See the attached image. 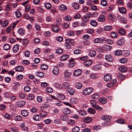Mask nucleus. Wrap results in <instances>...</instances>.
<instances>
[{"label":"nucleus","mask_w":132,"mask_h":132,"mask_svg":"<svg viewBox=\"0 0 132 132\" xmlns=\"http://www.w3.org/2000/svg\"><path fill=\"white\" fill-rule=\"evenodd\" d=\"M93 91V88L91 87L86 88L83 91L82 93L85 95H88L91 94Z\"/></svg>","instance_id":"nucleus-1"},{"label":"nucleus","mask_w":132,"mask_h":132,"mask_svg":"<svg viewBox=\"0 0 132 132\" xmlns=\"http://www.w3.org/2000/svg\"><path fill=\"white\" fill-rule=\"evenodd\" d=\"M62 88L65 89L69 88L70 86L69 83L68 82H64L61 84Z\"/></svg>","instance_id":"nucleus-2"},{"label":"nucleus","mask_w":132,"mask_h":132,"mask_svg":"<svg viewBox=\"0 0 132 132\" xmlns=\"http://www.w3.org/2000/svg\"><path fill=\"white\" fill-rule=\"evenodd\" d=\"M64 77L66 78H70L72 75V73L68 70H66L64 72Z\"/></svg>","instance_id":"nucleus-3"},{"label":"nucleus","mask_w":132,"mask_h":132,"mask_svg":"<svg viewBox=\"0 0 132 132\" xmlns=\"http://www.w3.org/2000/svg\"><path fill=\"white\" fill-rule=\"evenodd\" d=\"M111 75L109 74H107L104 75V79L105 81H109L111 80Z\"/></svg>","instance_id":"nucleus-4"},{"label":"nucleus","mask_w":132,"mask_h":132,"mask_svg":"<svg viewBox=\"0 0 132 132\" xmlns=\"http://www.w3.org/2000/svg\"><path fill=\"white\" fill-rule=\"evenodd\" d=\"M88 14V17L86 16H84L82 17V20L85 22H88L89 20V17L91 16L90 14V13L89 12Z\"/></svg>","instance_id":"nucleus-5"},{"label":"nucleus","mask_w":132,"mask_h":132,"mask_svg":"<svg viewBox=\"0 0 132 132\" xmlns=\"http://www.w3.org/2000/svg\"><path fill=\"white\" fill-rule=\"evenodd\" d=\"M112 119V117L109 116H103L101 117V119L106 121H109Z\"/></svg>","instance_id":"nucleus-6"},{"label":"nucleus","mask_w":132,"mask_h":132,"mask_svg":"<svg viewBox=\"0 0 132 132\" xmlns=\"http://www.w3.org/2000/svg\"><path fill=\"white\" fill-rule=\"evenodd\" d=\"M119 71L122 72H125L127 70V67L124 65H121L120 66L119 68Z\"/></svg>","instance_id":"nucleus-7"},{"label":"nucleus","mask_w":132,"mask_h":132,"mask_svg":"<svg viewBox=\"0 0 132 132\" xmlns=\"http://www.w3.org/2000/svg\"><path fill=\"white\" fill-rule=\"evenodd\" d=\"M81 73V70L80 69L75 70L73 73V75L75 77L80 76Z\"/></svg>","instance_id":"nucleus-8"},{"label":"nucleus","mask_w":132,"mask_h":132,"mask_svg":"<svg viewBox=\"0 0 132 132\" xmlns=\"http://www.w3.org/2000/svg\"><path fill=\"white\" fill-rule=\"evenodd\" d=\"M105 16L104 15H101L98 19V21L99 22H104L105 21Z\"/></svg>","instance_id":"nucleus-9"},{"label":"nucleus","mask_w":132,"mask_h":132,"mask_svg":"<svg viewBox=\"0 0 132 132\" xmlns=\"http://www.w3.org/2000/svg\"><path fill=\"white\" fill-rule=\"evenodd\" d=\"M25 104V101H22L17 102L16 106L17 107H22Z\"/></svg>","instance_id":"nucleus-10"},{"label":"nucleus","mask_w":132,"mask_h":132,"mask_svg":"<svg viewBox=\"0 0 132 132\" xmlns=\"http://www.w3.org/2000/svg\"><path fill=\"white\" fill-rule=\"evenodd\" d=\"M105 59L108 61L111 62L113 60L112 56L110 54H108L105 56Z\"/></svg>","instance_id":"nucleus-11"},{"label":"nucleus","mask_w":132,"mask_h":132,"mask_svg":"<svg viewBox=\"0 0 132 132\" xmlns=\"http://www.w3.org/2000/svg\"><path fill=\"white\" fill-rule=\"evenodd\" d=\"M59 69L56 66H54L52 70L53 73L54 75H57L59 73Z\"/></svg>","instance_id":"nucleus-12"},{"label":"nucleus","mask_w":132,"mask_h":132,"mask_svg":"<svg viewBox=\"0 0 132 132\" xmlns=\"http://www.w3.org/2000/svg\"><path fill=\"white\" fill-rule=\"evenodd\" d=\"M125 39L123 38H121L117 42V44L118 45L121 46L124 43Z\"/></svg>","instance_id":"nucleus-13"},{"label":"nucleus","mask_w":132,"mask_h":132,"mask_svg":"<svg viewBox=\"0 0 132 132\" xmlns=\"http://www.w3.org/2000/svg\"><path fill=\"white\" fill-rule=\"evenodd\" d=\"M56 96H57L58 100H64L65 98V96L64 95L59 93L57 94Z\"/></svg>","instance_id":"nucleus-14"},{"label":"nucleus","mask_w":132,"mask_h":132,"mask_svg":"<svg viewBox=\"0 0 132 132\" xmlns=\"http://www.w3.org/2000/svg\"><path fill=\"white\" fill-rule=\"evenodd\" d=\"M21 115L23 116L26 117L28 116V112L26 110H23L21 111Z\"/></svg>","instance_id":"nucleus-15"},{"label":"nucleus","mask_w":132,"mask_h":132,"mask_svg":"<svg viewBox=\"0 0 132 132\" xmlns=\"http://www.w3.org/2000/svg\"><path fill=\"white\" fill-rule=\"evenodd\" d=\"M99 101L102 104H105L107 102V100L104 97H101L100 98Z\"/></svg>","instance_id":"nucleus-16"},{"label":"nucleus","mask_w":132,"mask_h":132,"mask_svg":"<svg viewBox=\"0 0 132 132\" xmlns=\"http://www.w3.org/2000/svg\"><path fill=\"white\" fill-rule=\"evenodd\" d=\"M33 119L36 121H39L41 119V117L39 115L36 114L32 116Z\"/></svg>","instance_id":"nucleus-17"},{"label":"nucleus","mask_w":132,"mask_h":132,"mask_svg":"<svg viewBox=\"0 0 132 132\" xmlns=\"http://www.w3.org/2000/svg\"><path fill=\"white\" fill-rule=\"evenodd\" d=\"M60 10L65 11L67 10V8L66 6L63 4H61L59 6Z\"/></svg>","instance_id":"nucleus-18"},{"label":"nucleus","mask_w":132,"mask_h":132,"mask_svg":"<svg viewBox=\"0 0 132 132\" xmlns=\"http://www.w3.org/2000/svg\"><path fill=\"white\" fill-rule=\"evenodd\" d=\"M19 45L18 44L15 45L14 46L13 48V52L14 53L17 52L19 50Z\"/></svg>","instance_id":"nucleus-19"},{"label":"nucleus","mask_w":132,"mask_h":132,"mask_svg":"<svg viewBox=\"0 0 132 132\" xmlns=\"http://www.w3.org/2000/svg\"><path fill=\"white\" fill-rule=\"evenodd\" d=\"M119 12L122 14H125L126 12V10L124 7H120L119 9Z\"/></svg>","instance_id":"nucleus-20"},{"label":"nucleus","mask_w":132,"mask_h":132,"mask_svg":"<svg viewBox=\"0 0 132 132\" xmlns=\"http://www.w3.org/2000/svg\"><path fill=\"white\" fill-rule=\"evenodd\" d=\"M69 55L65 54L62 55L60 58V60L62 61H64L67 60L69 57Z\"/></svg>","instance_id":"nucleus-21"},{"label":"nucleus","mask_w":132,"mask_h":132,"mask_svg":"<svg viewBox=\"0 0 132 132\" xmlns=\"http://www.w3.org/2000/svg\"><path fill=\"white\" fill-rule=\"evenodd\" d=\"M23 67L21 66H18L16 67L15 68V70L16 71L21 72L23 71Z\"/></svg>","instance_id":"nucleus-22"},{"label":"nucleus","mask_w":132,"mask_h":132,"mask_svg":"<svg viewBox=\"0 0 132 132\" xmlns=\"http://www.w3.org/2000/svg\"><path fill=\"white\" fill-rule=\"evenodd\" d=\"M111 46L110 45H106L102 48L103 50L105 51H109L111 50Z\"/></svg>","instance_id":"nucleus-23"},{"label":"nucleus","mask_w":132,"mask_h":132,"mask_svg":"<svg viewBox=\"0 0 132 132\" xmlns=\"http://www.w3.org/2000/svg\"><path fill=\"white\" fill-rule=\"evenodd\" d=\"M71 111L68 108H65L63 109V112L64 114H69L71 112Z\"/></svg>","instance_id":"nucleus-24"},{"label":"nucleus","mask_w":132,"mask_h":132,"mask_svg":"<svg viewBox=\"0 0 132 132\" xmlns=\"http://www.w3.org/2000/svg\"><path fill=\"white\" fill-rule=\"evenodd\" d=\"M92 61L91 60H87L84 63V65L87 67H88L91 65L92 63Z\"/></svg>","instance_id":"nucleus-25"},{"label":"nucleus","mask_w":132,"mask_h":132,"mask_svg":"<svg viewBox=\"0 0 132 132\" xmlns=\"http://www.w3.org/2000/svg\"><path fill=\"white\" fill-rule=\"evenodd\" d=\"M35 74L36 76L40 77H43L44 76V73L40 71L37 72Z\"/></svg>","instance_id":"nucleus-26"},{"label":"nucleus","mask_w":132,"mask_h":132,"mask_svg":"<svg viewBox=\"0 0 132 132\" xmlns=\"http://www.w3.org/2000/svg\"><path fill=\"white\" fill-rule=\"evenodd\" d=\"M96 55V52L94 50H90L89 53V56L91 57H94Z\"/></svg>","instance_id":"nucleus-27"},{"label":"nucleus","mask_w":132,"mask_h":132,"mask_svg":"<svg viewBox=\"0 0 132 132\" xmlns=\"http://www.w3.org/2000/svg\"><path fill=\"white\" fill-rule=\"evenodd\" d=\"M39 114L42 117H45L47 115V112L44 111L42 110L39 112Z\"/></svg>","instance_id":"nucleus-28"},{"label":"nucleus","mask_w":132,"mask_h":132,"mask_svg":"<svg viewBox=\"0 0 132 132\" xmlns=\"http://www.w3.org/2000/svg\"><path fill=\"white\" fill-rule=\"evenodd\" d=\"M118 33L120 35H124L126 34L125 31L122 28H120L118 30Z\"/></svg>","instance_id":"nucleus-29"},{"label":"nucleus","mask_w":132,"mask_h":132,"mask_svg":"<svg viewBox=\"0 0 132 132\" xmlns=\"http://www.w3.org/2000/svg\"><path fill=\"white\" fill-rule=\"evenodd\" d=\"M20 86V84L17 82L14 83V85L13 86V89L14 90H17L18 89V87Z\"/></svg>","instance_id":"nucleus-30"},{"label":"nucleus","mask_w":132,"mask_h":132,"mask_svg":"<svg viewBox=\"0 0 132 132\" xmlns=\"http://www.w3.org/2000/svg\"><path fill=\"white\" fill-rule=\"evenodd\" d=\"M65 42L68 43L70 45H73L74 41L73 39H65Z\"/></svg>","instance_id":"nucleus-31"},{"label":"nucleus","mask_w":132,"mask_h":132,"mask_svg":"<svg viewBox=\"0 0 132 132\" xmlns=\"http://www.w3.org/2000/svg\"><path fill=\"white\" fill-rule=\"evenodd\" d=\"M18 32L20 35L23 36L25 33V31L23 29L21 28L18 29Z\"/></svg>","instance_id":"nucleus-32"},{"label":"nucleus","mask_w":132,"mask_h":132,"mask_svg":"<svg viewBox=\"0 0 132 132\" xmlns=\"http://www.w3.org/2000/svg\"><path fill=\"white\" fill-rule=\"evenodd\" d=\"M88 112L89 113L93 114H94L96 113L95 110L92 108H89L87 110Z\"/></svg>","instance_id":"nucleus-33"},{"label":"nucleus","mask_w":132,"mask_h":132,"mask_svg":"<svg viewBox=\"0 0 132 132\" xmlns=\"http://www.w3.org/2000/svg\"><path fill=\"white\" fill-rule=\"evenodd\" d=\"M22 117L20 116H16L14 117V120L16 121H20L22 120Z\"/></svg>","instance_id":"nucleus-34"},{"label":"nucleus","mask_w":132,"mask_h":132,"mask_svg":"<svg viewBox=\"0 0 132 132\" xmlns=\"http://www.w3.org/2000/svg\"><path fill=\"white\" fill-rule=\"evenodd\" d=\"M103 41V39L100 38H96L94 40V42L95 43H100Z\"/></svg>","instance_id":"nucleus-35"},{"label":"nucleus","mask_w":132,"mask_h":132,"mask_svg":"<svg viewBox=\"0 0 132 132\" xmlns=\"http://www.w3.org/2000/svg\"><path fill=\"white\" fill-rule=\"evenodd\" d=\"M92 119L90 117H87L84 119L83 120L85 122L89 123L92 121Z\"/></svg>","instance_id":"nucleus-36"},{"label":"nucleus","mask_w":132,"mask_h":132,"mask_svg":"<svg viewBox=\"0 0 132 132\" xmlns=\"http://www.w3.org/2000/svg\"><path fill=\"white\" fill-rule=\"evenodd\" d=\"M4 116L6 119L11 120L12 119V118L11 116L7 113H6L3 115Z\"/></svg>","instance_id":"nucleus-37"},{"label":"nucleus","mask_w":132,"mask_h":132,"mask_svg":"<svg viewBox=\"0 0 132 132\" xmlns=\"http://www.w3.org/2000/svg\"><path fill=\"white\" fill-rule=\"evenodd\" d=\"M8 23L9 21L8 20H5L2 23V27H6L7 26Z\"/></svg>","instance_id":"nucleus-38"},{"label":"nucleus","mask_w":132,"mask_h":132,"mask_svg":"<svg viewBox=\"0 0 132 132\" xmlns=\"http://www.w3.org/2000/svg\"><path fill=\"white\" fill-rule=\"evenodd\" d=\"M52 29L53 31L55 32H57L59 31V29L57 26L54 25L53 26Z\"/></svg>","instance_id":"nucleus-39"},{"label":"nucleus","mask_w":132,"mask_h":132,"mask_svg":"<svg viewBox=\"0 0 132 132\" xmlns=\"http://www.w3.org/2000/svg\"><path fill=\"white\" fill-rule=\"evenodd\" d=\"M101 4L103 6H106L108 5L107 1L106 0H102L101 1Z\"/></svg>","instance_id":"nucleus-40"},{"label":"nucleus","mask_w":132,"mask_h":132,"mask_svg":"<svg viewBox=\"0 0 132 132\" xmlns=\"http://www.w3.org/2000/svg\"><path fill=\"white\" fill-rule=\"evenodd\" d=\"M35 96L34 95L32 94H30L28 96L27 98L28 100H33Z\"/></svg>","instance_id":"nucleus-41"},{"label":"nucleus","mask_w":132,"mask_h":132,"mask_svg":"<svg viewBox=\"0 0 132 132\" xmlns=\"http://www.w3.org/2000/svg\"><path fill=\"white\" fill-rule=\"evenodd\" d=\"M114 82H111L108 83L106 84L107 86L108 87H112L113 85L116 83L117 80L116 79L114 80Z\"/></svg>","instance_id":"nucleus-42"},{"label":"nucleus","mask_w":132,"mask_h":132,"mask_svg":"<svg viewBox=\"0 0 132 132\" xmlns=\"http://www.w3.org/2000/svg\"><path fill=\"white\" fill-rule=\"evenodd\" d=\"M101 68L100 65H95L93 67L92 69L94 70H97L100 69Z\"/></svg>","instance_id":"nucleus-43"},{"label":"nucleus","mask_w":132,"mask_h":132,"mask_svg":"<svg viewBox=\"0 0 132 132\" xmlns=\"http://www.w3.org/2000/svg\"><path fill=\"white\" fill-rule=\"evenodd\" d=\"M90 78L92 79H95L97 77V75L96 73L91 74L90 75Z\"/></svg>","instance_id":"nucleus-44"},{"label":"nucleus","mask_w":132,"mask_h":132,"mask_svg":"<svg viewBox=\"0 0 132 132\" xmlns=\"http://www.w3.org/2000/svg\"><path fill=\"white\" fill-rule=\"evenodd\" d=\"M15 13L17 18H19L22 15L21 12L19 10H17L15 12Z\"/></svg>","instance_id":"nucleus-45"},{"label":"nucleus","mask_w":132,"mask_h":132,"mask_svg":"<svg viewBox=\"0 0 132 132\" xmlns=\"http://www.w3.org/2000/svg\"><path fill=\"white\" fill-rule=\"evenodd\" d=\"M90 24L93 26L96 27L97 25V23L95 20H92L90 21Z\"/></svg>","instance_id":"nucleus-46"},{"label":"nucleus","mask_w":132,"mask_h":132,"mask_svg":"<svg viewBox=\"0 0 132 132\" xmlns=\"http://www.w3.org/2000/svg\"><path fill=\"white\" fill-rule=\"evenodd\" d=\"M116 55L120 56L122 54V51L120 50L116 51L114 53Z\"/></svg>","instance_id":"nucleus-47"},{"label":"nucleus","mask_w":132,"mask_h":132,"mask_svg":"<svg viewBox=\"0 0 132 132\" xmlns=\"http://www.w3.org/2000/svg\"><path fill=\"white\" fill-rule=\"evenodd\" d=\"M110 124V122L109 121H105L102 123V125L103 127H106L109 126Z\"/></svg>","instance_id":"nucleus-48"},{"label":"nucleus","mask_w":132,"mask_h":132,"mask_svg":"<svg viewBox=\"0 0 132 132\" xmlns=\"http://www.w3.org/2000/svg\"><path fill=\"white\" fill-rule=\"evenodd\" d=\"M75 92V90L72 89H70L69 90H68L67 91V92L69 93V94L71 95H73L74 94Z\"/></svg>","instance_id":"nucleus-49"},{"label":"nucleus","mask_w":132,"mask_h":132,"mask_svg":"<svg viewBox=\"0 0 132 132\" xmlns=\"http://www.w3.org/2000/svg\"><path fill=\"white\" fill-rule=\"evenodd\" d=\"M10 129L13 132H18L19 131L18 128L16 127H11Z\"/></svg>","instance_id":"nucleus-50"},{"label":"nucleus","mask_w":132,"mask_h":132,"mask_svg":"<svg viewBox=\"0 0 132 132\" xmlns=\"http://www.w3.org/2000/svg\"><path fill=\"white\" fill-rule=\"evenodd\" d=\"M82 86V84L80 82H77L76 84V87L77 89H80Z\"/></svg>","instance_id":"nucleus-51"},{"label":"nucleus","mask_w":132,"mask_h":132,"mask_svg":"<svg viewBox=\"0 0 132 132\" xmlns=\"http://www.w3.org/2000/svg\"><path fill=\"white\" fill-rule=\"evenodd\" d=\"M60 118L63 121H65L68 120V118L65 115H62L61 116Z\"/></svg>","instance_id":"nucleus-52"},{"label":"nucleus","mask_w":132,"mask_h":132,"mask_svg":"<svg viewBox=\"0 0 132 132\" xmlns=\"http://www.w3.org/2000/svg\"><path fill=\"white\" fill-rule=\"evenodd\" d=\"M78 112L79 114L81 116H85L86 114V112L83 110H79Z\"/></svg>","instance_id":"nucleus-53"},{"label":"nucleus","mask_w":132,"mask_h":132,"mask_svg":"<svg viewBox=\"0 0 132 132\" xmlns=\"http://www.w3.org/2000/svg\"><path fill=\"white\" fill-rule=\"evenodd\" d=\"M71 19V18L70 16L67 15L64 17V20L66 21H70Z\"/></svg>","instance_id":"nucleus-54"},{"label":"nucleus","mask_w":132,"mask_h":132,"mask_svg":"<svg viewBox=\"0 0 132 132\" xmlns=\"http://www.w3.org/2000/svg\"><path fill=\"white\" fill-rule=\"evenodd\" d=\"M41 68L42 70H45L48 68V66L46 64H43L41 65Z\"/></svg>","instance_id":"nucleus-55"},{"label":"nucleus","mask_w":132,"mask_h":132,"mask_svg":"<svg viewBox=\"0 0 132 132\" xmlns=\"http://www.w3.org/2000/svg\"><path fill=\"white\" fill-rule=\"evenodd\" d=\"M90 104L92 105V106L94 108L97 105L96 104L97 102L95 100H92L90 102Z\"/></svg>","instance_id":"nucleus-56"},{"label":"nucleus","mask_w":132,"mask_h":132,"mask_svg":"<svg viewBox=\"0 0 132 132\" xmlns=\"http://www.w3.org/2000/svg\"><path fill=\"white\" fill-rule=\"evenodd\" d=\"M104 40L106 43L109 44H111L113 43V41L110 39H107Z\"/></svg>","instance_id":"nucleus-57"},{"label":"nucleus","mask_w":132,"mask_h":132,"mask_svg":"<svg viewBox=\"0 0 132 132\" xmlns=\"http://www.w3.org/2000/svg\"><path fill=\"white\" fill-rule=\"evenodd\" d=\"M127 59L126 58H122L120 59L119 60V62H120L122 63H125L127 62Z\"/></svg>","instance_id":"nucleus-58"},{"label":"nucleus","mask_w":132,"mask_h":132,"mask_svg":"<svg viewBox=\"0 0 132 132\" xmlns=\"http://www.w3.org/2000/svg\"><path fill=\"white\" fill-rule=\"evenodd\" d=\"M73 7L75 9H78L79 8V4L76 3H74L72 4Z\"/></svg>","instance_id":"nucleus-59"},{"label":"nucleus","mask_w":132,"mask_h":132,"mask_svg":"<svg viewBox=\"0 0 132 132\" xmlns=\"http://www.w3.org/2000/svg\"><path fill=\"white\" fill-rule=\"evenodd\" d=\"M10 45L7 44H6L4 46V48L5 50H7L10 48Z\"/></svg>","instance_id":"nucleus-60"},{"label":"nucleus","mask_w":132,"mask_h":132,"mask_svg":"<svg viewBox=\"0 0 132 132\" xmlns=\"http://www.w3.org/2000/svg\"><path fill=\"white\" fill-rule=\"evenodd\" d=\"M77 100L74 98H72L70 100V102L72 104H75Z\"/></svg>","instance_id":"nucleus-61"},{"label":"nucleus","mask_w":132,"mask_h":132,"mask_svg":"<svg viewBox=\"0 0 132 132\" xmlns=\"http://www.w3.org/2000/svg\"><path fill=\"white\" fill-rule=\"evenodd\" d=\"M45 6L47 9H50L51 7V4L48 3H46L45 4Z\"/></svg>","instance_id":"nucleus-62"},{"label":"nucleus","mask_w":132,"mask_h":132,"mask_svg":"<svg viewBox=\"0 0 132 132\" xmlns=\"http://www.w3.org/2000/svg\"><path fill=\"white\" fill-rule=\"evenodd\" d=\"M112 28L111 26H108L105 27L104 29L106 31H109L112 29Z\"/></svg>","instance_id":"nucleus-63"},{"label":"nucleus","mask_w":132,"mask_h":132,"mask_svg":"<svg viewBox=\"0 0 132 132\" xmlns=\"http://www.w3.org/2000/svg\"><path fill=\"white\" fill-rule=\"evenodd\" d=\"M24 90L26 92H29L30 90V87L28 86H26L24 88Z\"/></svg>","instance_id":"nucleus-64"}]
</instances>
